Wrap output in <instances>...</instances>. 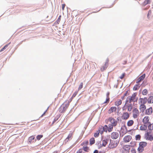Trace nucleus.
Returning a JSON list of instances; mask_svg holds the SVG:
<instances>
[{
    "instance_id": "nucleus-1",
    "label": "nucleus",
    "mask_w": 153,
    "mask_h": 153,
    "mask_svg": "<svg viewBox=\"0 0 153 153\" xmlns=\"http://www.w3.org/2000/svg\"><path fill=\"white\" fill-rule=\"evenodd\" d=\"M137 94L136 93H134L131 96H129L126 99V102L127 103H131V102H137V98L136 97Z\"/></svg>"
},
{
    "instance_id": "nucleus-2",
    "label": "nucleus",
    "mask_w": 153,
    "mask_h": 153,
    "mask_svg": "<svg viewBox=\"0 0 153 153\" xmlns=\"http://www.w3.org/2000/svg\"><path fill=\"white\" fill-rule=\"evenodd\" d=\"M147 145V143L146 142H141L139 143V146L137 149L139 153L142 152L144 150V148Z\"/></svg>"
},
{
    "instance_id": "nucleus-3",
    "label": "nucleus",
    "mask_w": 153,
    "mask_h": 153,
    "mask_svg": "<svg viewBox=\"0 0 153 153\" xmlns=\"http://www.w3.org/2000/svg\"><path fill=\"white\" fill-rule=\"evenodd\" d=\"M145 137L147 140L152 141L153 140V131H150L147 132L145 134Z\"/></svg>"
},
{
    "instance_id": "nucleus-4",
    "label": "nucleus",
    "mask_w": 153,
    "mask_h": 153,
    "mask_svg": "<svg viewBox=\"0 0 153 153\" xmlns=\"http://www.w3.org/2000/svg\"><path fill=\"white\" fill-rule=\"evenodd\" d=\"M69 105V103L65 104H63L59 107V111L60 113H64L66 110V109L68 108Z\"/></svg>"
},
{
    "instance_id": "nucleus-5",
    "label": "nucleus",
    "mask_w": 153,
    "mask_h": 153,
    "mask_svg": "<svg viewBox=\"0 0 153 153\" xmlns=\"http://www.w3.org/2000/svg\"><path fill=\"white\" fill-rule=\"evenodd\" d=\"M130 145H126L123 146L122 149L123 153H129L130 152Z\"/></svg>"
},
{
    "instance_id": "nucleus-6",
    "label": "nucleus",
    "mask_w": 153,
    "mask_h": 153,
    "mask_svg": "<svg viewBox=\"0 0 153 153\" xmlns=\"http://www.w3.org/2000/svg\"><path fill=\"white\" fill-rule=\"evenodd\" d=\"M139 115V111L137 108H134L132 111V115L133 117L136 119L137 118Z\"/></svg>"
},
{
    "instance_id": "nucleus-7",
    "label": "nucleus",
    "mask_w": 153,
    "mask_h": 153,
    "mask_svg": "<svg viewBox=\"0 0 153 153\" xmlns=\"http://www.w3.org/2000/svg\"><path fill=\"white\" fill-rule=\"evenodd\" d=\"M108 120L111 123V124H110L114 126H116L117 124V121L112 117H110L108 118Z\"/></svg>"
},
{
    "instance_id": "nucleus-8",
    "label": "nucleus",
    "mask_w": 153,
    "mask_h": 153,
    "mask_svg": "<svg viewBox=\"0 0 153 153\" xmlns=\"http://www.w3.org/2000/svg\"><path fill=\"white\" fill-rule=\"evenodd\" d=\"M109 60L108 59H107L104 65H102L100 68V70L102 71H103L106 69L108 66Z\"/></svg>"
},
{
    "instance_id": "nucleus-9",
    "label": "nucleus",
    "mask_w": 153,
    "mask_h": 153,
    "mask_svg": "<svg viewBox=\"0 0 153 153\" xmlns=\"http://www.w3.org/2000/svg\"><path fill=\"white\" fill-rule=\"evenodd\" d=\"M118 144L116 143L115 141H111L108 145V148L110 149H114L116 148Z\"/></svg>"
},
{
    "instance_id": "nucleus-10",
    "label": "nucleus",
    "mask_w": 153,
    "mask_h": 153,
    "mask_svg": "<svg viewBox=\"0 0 153 153\" xmlns=\"http://www.w3.org/2000/svg\"><path fill=\"white\" fill-rule=\"evenodd\" d=\"M132 139V137L128 135L125 136L123 139V141L125 143L129 142Z\"/></svg>"
},
{
    "instance_id": "nucleus-11",
    "label": "nucleus",
    "mask_w": 153,
    "mask_h": 153,
    "mask_svg": "<svg viewBox=\"0 0 153 153\" xmlns=\"http://www.w3.org/2000/svg\"><path fill=\"white\" fill-rule=\"evenodd\" d=\"M127 132V127L125 126H122L120 131V134L123 135L126 134Z\"/></svg>"
},
{
    "instance_id": "nucleus-12",
    "label": "nucleus",
    "mask_w": 153,
    "mask_h": 153,
    "mask_svg": "<svg viewBox=\"0 0 153 153\" xmlns=\"http://www.w3.org/2000/svg\"><path fill=\"white\" fill-rule=\"evenodd\" d=\"M108 139L106 138H102V144L100 143V147L105 146L107 144Z\"/></svg>"
},
{
    "instance_id": "nucleus-13",
    "label": "nucleus",
    "mask_w": 153,
    "mask_h": 153,
    "mask_svg": "<svg viewBox=\"0 0 153 153\" xmlns=\"http://www.w3.org/2000/svg\"><path fill=\"white\" fill-rule=\"evenodd\" d=\"M147 100V98H140L139 99V103L140 105H145L146 103Z\"/></svg>"
},
{
    "instance_id": "nucleus-14",
    "label": "nucleus",
    "mask_w": 153,
    "mask_h": 153,
    "mask_svg": "<svg viewBox=\"0 0 153 153\" xmlns=\"http://www.w3.org/2000/svg\"><path fill=\"white\" fill-rule=\"evenodd\" d=\"M126 102L125 106L127 108L128 111H130L132 109V104L131 103H126Z\"/></svg>"
},
{
    "instance_id": "nucleus-15",
    "label": "nucleus",
    "mask_w": 153,
    "mask_h": 153,
    "mask_svg": "<svg viewBox=\"0 0 153 153\" xmlns=\"http://www.w3.org/2000/svg\"><path fill=\"white\" fill-rule=\"evenodd\" d=\"M149 117L148 116H145L143 119L142 122L144 124H147L149 123Z\"/></svg>"
},
{
    "instance_id": "nucleus-16",
    "label": "nucleus",
    "mask_w": 153,
    "mask_h": 153,
    "mask_svg": "<svg viewBox=\"0 0 153 153\" xmlns=\"http://www.w3.org/2000/svg\"><path fill=\"white\" fill-rule=\"evenodd\" d=\"M118 133L116 132H113L111 134V137L113 139H116L118 137Z\"/></svg>"
},
{
    "instance_id": "nucleus-17",
    "label": "nucleus",
    "mask_w": 153,
    "mask_h": 153,
    "mask_svg": "<svg viewBox=\"0 0 153 153\" xmlns=\"http://www.w3.org/2000/svg\"><path fill=\"white\" fill-rule=\"evenodd\" d=\"M152 107H150L146 110L145 114L147 115H150L152 113Z\"/></svg>"
},
{
    "instance_id": "nucleus-18",
    "label": "nucleus",
    "mask_w": 153,
    "mask_h": 153,
    "mask_svg": "<svg viewBox=\"0 0 153 153\" xmlns=\"http://www.w3.org/2000/svg\"><path fill=\"white\" fill-rule=\"evenodd\" d=\"M129 117V115L128 113L126 112L124 113L122 116V118L123 120H127Z\"/></svg>"
},
{
    "instance_id": "nucleus-19",
    "label": "nucleus",
    "mask_w": 153,
    "mask_h": 153,
    "mask_svg": "<svg viewBox=\"0 0 153 153\" xmlns=\"http://www.w3.org/2000/svg\"><path fill=\"white\" fill-rule=\"evenodd\" d=\"M145 76L146 75L145 74H144L140 76L137 80L136 83H139L140 82L142 81L144 79Z\"/></svg>"
},
{
    "instance_id": "nucleus-20",
    "label": "nucleus",
    "mask_w": 153,
    "mask_h": 153,
    "mask_svg": "<svg viewBox=\"0 0 153 153\" xmlns=\"http://www.w3.org/2000/svg\"><path fill=\"white\" fill-rule=\"evenodd\" d=\"M117 108L115 106L111 107L108 110V113L109 114H111L113 112L116 111Z\"/></svg>"
},
{
    "instance_id": "nucleus-21",
    "label": "nucleus",
    "mask_w": 153,
    "mask_h": 153,
    "mask_svg": "<svg viewBox=\"0 0 153 153\" xmlns=\"http://www.w3.org/2000/svg\"><path fill=\"white\" fill-rule=\"evenodd\" d=\"M146 108V106L145 105H140L139 109L141 111L143 112Z\"/></svg>"
},
{
    "instance_id": "nucleus-22",
    "label": "nucleus",
    "mask_w": 153,
    "mask_h": 153,
    "mask_svg": "<svg viewBox=\"0 0 153 153\" xmlns=\"http://www.w3.org/2000/svg\"><path fill=\"white\" fill-rule=\"evenodd\" d=\"M122 102V100L120 99H118L114 102V105L117 106H119L120 105Z\"/></svg>"
},
{
    "instance_id": "nucleus-23",
    "label": "nucleus",
    "mask_w": 153,
    "mask_h": 153,
    "mask_svg": "<svg viewBox=\"0 0 153 153\" xmlns=\"http://www.w3.org/2000/svg\"><path fill=\"white\" fill-rule=\"evenodd\" d=\"M134 122L132 120H130L127 123V125L128 126H131L133 124Z\"/></svg>"
},
{
    "instance_id": "nucleus-24",
    "label": "nucleus",
    "mask_w": 153,
    "mask_h": 153,
    "mask_svg": "<svg viewBox=\"0 0 153 153\" xmlns=\"http://www.w3.org/2000/svg\"><path fill=\"white\" fill-rule=\"evenodd\" d=\"M147 126L145 125H141L140 127V129L141 130L144 131L146 130Z\"/></svg>"
},
{
    "instance_id": "nucleus-25",
    "label": "nucleus",
    "mask_w": 153,
    "mask_h": 153,
    "mask_svg": "<svg viewBox=\"0 0 153 153\" xmlns=\"http://www.w3.org/2000/svg\"><path fill=\"white\" fill-rule=\"evenodd\" d=\"M113 127L114 126L109 124L108 126V131L109 132H111L113 130Z\"/></svg>"
},
{
    "instance_id": "nucleus-26",
    "label": "nucleus",
    "mask_w": 153,
    "mask_h": 153,
    "mask_svg": "<svg viewBox=\"0 0 153 153\" xmlns=\"http://www.w3.org/2000/svg\"><path fill=\"white\" fill-rule=\"evenodd\" d=\"M88 144V141H85L82 143L81 144V146H86Z\"/></svg>"
},
{
    "instance_id": "nucleus-27",
    "label": "nucleus",
    "mask_w": 153,
    "mask_h": 153,
    "mask_svg": "<svg viewBox=\"0 0 153 153\" xmlns=\"http://www.w3.org/2000/svg\"><path fill=\"white\" fill-rule=\"evenodd\" d=\"M151 3V0H145L143 3V5L145 6L147 4H150Z\"/></svg>"
},
{
    "instance_id": "nucleus-28",
    "label": "nucleus",
    "mask_w": 153,
    "mask_h": 153,
    "mask_svg": "<svg viewBox=\"0 0 153 153\" xmlns=\"http://www.w3.org/2000/svg\"><path fill=\"white\" fill-rule=\"evenodd\" d=\"M95 142V140L94 137L91 138L90 140V144L91 145L94 144Z\"/></svg>"
},
{
    "instance_id": "nucleus-29",
    "label": "nucleus",
    "mask_w": 153,
    "mask_h": 153,
    "mask_svg": "<svg viewBox=\"0 0 153 153\" xmlns=\"http://www.w3.org/2000/svg\"><path fill=\"white\" fill-rule=\"evenodd\" d=\"M34 138H35V137L33 136H31L30 137H29V139H28V141H29V143H31L32 142H33V140H34Z\"/></svg>"
},
{
    "instance_id": "nucleus-30",
    "label": "nucleus",
    "mask_w": 153,
    "mask_h": 153,
    "mask_svg": "<svg viewBox=\"0 0 153 153\" xmlns=\"http://www.w3.org/2000/svg\"><path fill=\"white\" fill-rule=\"evenodd\" d=\"M140 87L139 84L136 85L133 88V90L134 91H136L138 90Z\"/></svg>"
},
{
    "instance_id": "nucleus-31",
    "label": "nucleus",
    "mask_w": 153,
    "mask_h": 153,
    "mask_svg": "<svg viewBox=\"0 0 153 153\" xmlns=\"http://www.w3.org/2000/svg\"><path fill=\"white\" fill-rule=\"evenodd\" d=\"M72 133H70L68 135L66 139L65 140H66L67 141H68L72 137Z\"/></svg>"
},
{
    "instance_id": "nucleus-32",
    "label": "nucleus",
    "mask_w": 153,
    "mask_h": 153,
    "mask_svg": "<svg viewBox=\"0 0 153 153\" xmlns=\"http://www.w3.org/2000/svg\"><path fill=\"white\" fill-rule=\"evenodd\" d=\"M153 101V97H150L148 100V102L149 103H152Z\"/></svg>"
},
{
    "instance_id": "nucleus-33",
    "label": "nucleus",
    "mask_w": 153,
    "mask_h": 153,
    "mask_svg": "<svg viewBox=\"0 0 153 153\" xmlns=\"http://www.w3.org/2000/svg\"><path fill=\"white\" fill-rule=\"evenodd\" d=\"M10 43H9L8 44L6 45L2 48L0 50V52H1L4 51L5 49H6L8 47V45L10 44Z\"/></svg>"
},
{
    "instance_id": "nucleus-34",
    "label": "nucleus",
    "mask_w": 153,
    "mask_h": 153,
    "mask_svg": "<svg viewBox=\"0 0 153 153\" xmlns=\"http://www.w3.org/2000/svg\"><path fill=\"white\" fill-rule=\"evenodd\" d=\"M82 149L85 151L86 152H88L89 150V148L88 147H87V146H83V147Z\"/></svg>"
},
{
    "instance_id": "nucleus-35",
    "label": "nucleus",
    "mask_w": 153,
    "mask_h": 153,
    "mask_svg": "<svg viewBox=\"0 0 153 153\" xmlns=\"http://www.w3.org/2000/svg\"><path fill=\"white\" fill-rule=\"evenodd\" d=\"M148 128L150 130H153V123L149 124L148 126Z\"/></svg>"
},
{
    "instance_id": "nucleus-36",
    "label": "nucleus",
    "mask_w": 153,
    "mask_h": 153,
    "mask_svg": "<svg viewBox=\"0 0 153 153\" xmlns=\"http://www.w3.org/2000/svg\"><path fill=\"white\" fill-rule=\"evenodd\" d=\"M98 131H100V134H102L103 133V132L104 131L103 130V129L102 128V126H101L99 127V130Z\"/></svg>"
},
{
    "instance_id": "nucleus-37",
    "label": "nucleus",
    "mask_w": 153,
    "mask_h": 153,
    "mask_svg": "<svg viewBox=\"0 0 153 153\" xmlns=\"http://www.w3.org/2000/svg\"><path fill=\"white\" fill-rule=\"evenodd\" d=\"M99 134L100 131H97L96 132L94 133V136L95 137H97L99 136Z\"/></svg>"
},
{
    "instance_id": "nucleus-38",
    "label": "nucleus",
    "mask_w": 153,
    "mask_h": 153,
    "mask_svg": "<svg viewBox=\"0 0 153 153\" xmlns=\"http://www.w3.org/2000/svg\"><path fill=\"white\" fill-rule=\"evenodd\" d=\"M102 128L104 131H105L106 132H107L108 131V126L106 125H105L103 127L102 126Z\"/></svg>"
},
{
    "instance_id": "nucleus-39",
    "label": "nucleus",
    "mask_w": 153,
    "mask_h": 153,
    "mask_svg": "<svg viewBox=\"0 0 153 153\" xmlns=\"http://www.w3.org/2000/svg\"><path fill=\"white\" fill-rule=\"evenodd\" d=\"M141 138V136L140 134L137 135L135 136V139L136 140H140Z\"/></svg>"
},
{
    "instance_id": "nucleus-40",
    "label": "nucleus",
    "mask_w": 153,
    "mask_h": 153,
    "mask_svg": "<svg viewBox=\"0 0 153 153\" xmlns=\"http://www.w3.org/2000/svg\"><path fill=\"white\" fill-rule=\"evenodd\" d=\"M147 93H148V91H147V90L145 89H144V90H143V92H142V94L143 95H146L147 94Z\"/></svg>"
},
{
    "instance_id": "nucleus-41",
    "label": "nucleus",
    "mask_w": 153,
    "mask_h": 153,
    "mask_svg": "<svg viewBox=\"0 0 153 153\" xmlns=\"http://www.w3.org/2000/svg\"><path fill=\"white\" fill-rule=\"evenodd\" d=\"M61 15H60L57 20L56 21V22L57 24H59L61 20Z\"/></svg>"
},
{
    "instance_id": "nucleus-42",
    "label": "nucleus",
    "mask_w": 153,
    "mask_h": 153,
    "mask_svg": "<svg viewBox=\"0 0 153 153\" xmlns=\"http://www.w3.org/2000/svg\"><path fill=\"white\" fill-rule=\"evenodd\" d=\"M83 82H81L80 83V84L79 86V87H78V90H80L81 89H82V87H83Z\"/></svg>"
},
{
    "instance_id": "nucleus-43",
    "label": "nucleus",
    "mask_w": 153,
    "mask_h": 153,
    "mask_svg": "<svg viewBox=\"0 0 153 153\" xmlns=\"http://www.w3.org/2000/svg\"><path fill=\"white\" fill-rule=\"evenodd\" d=\"M43 136V135H38L36 137V138L38 140H39Z\"/></svg>"
},
{
    "instance_id": "nucleus-44",
    "label": "nucleus",
    "mask_w": 153,
    "mask_h": 153,
    "mask_svg": "<svg viewBox=\"0 0 153 153\" xmlns=\"http://www.w3.org/2000/svg\"><path fill=\"white\" fill-rule=\"evenodd\" d=\"M59 117H60V116H56V117L54 119V120L53 122V123H54L56 122L58 119Z\"/></svg>"
},
{
    "instance_id": "nucleus-45",
    "label": "nucleus",
    "mask_w": 153,
    "mask_h": 153,
    "mask_svg": "<svg viewBox=\"0 0 153 153\" xmlns=\"http://www.w3.org/2000/svg\"><path fill=\"white\" fill-rule=\"evenodd\" d=\"M126 76V73H123L121 76L120 77V78L121 79H123L124 76Z\"/></svg>"
},
{
    "instance_id": "nucleus-46",
    "label": "nucleus",
    "mask_w": 153,
    "mask_h": 153,
    "mask_svg": "<svg viewBox=\"0 0 153 153\" xmlns=\"http://www.w3.org/2000/svg\"><path fill=\"white\" fill-rule=\"evenodd\" d=\"M77 93H78V92L77 91H75L73 94L72 97V98H73L74 97L76 96V95L77 94Z\"/></svg>"
},
{
    "instance_id": "nucleus-47",
    "label": "nucleus",
    "mask_w": 153,
    "mask_h": 153,
    "mask_svg": "<svg viewBox=\"0 0 153 153\" xmlns=\"http://www.w3.org/2000/svg\"><path fill=\"white\" fill-rule=\"evenodd\" d=\"M109 98H106L105 101L104 102V103H108L109 101Z\"/></svg>"
},
{
    "instance_id": "nucleus-48",
    "label": "nucleus",
    "mask_w": 153,
    "mask_h": 153,
    "mask_svg": "<svg viewBox=\"0 0 153 153\" xmlns=\"http://www.w3.org/2000/svg\"><path fill=\"white\" fill-rule=\"evenodd\" d=\"M82 149H79L76 152V153H82Z\"/></svg>"
},
{
    "instance_id": "nucleus-49",
    "label": "nucleus",
    "mask_w": 153,
    "mask_h": 153,
    "mask_svg": "<svg viewBox=\"0 0 153 153\" xmlns=\"http://www.w3.org/2000/svg\"><path fill=\"white\" fill-rule=\"evenodd\" d=\"M65 6V4H62V10H64V8Z\"/></svg>"
},
{
    "instance_id": "nucleus-50",
    "label": "nucleus",
    "mask_w": 153,
    "mask_h": 153,
    "mask_svg": "<svg viewBox=\"0 0 153 153\" xmlns=\"http://www.w3.org/2000/svg\"><path fill=\"white\" fill-rule=\"evenodd\" d=\"M131 152L132 153H136V152L135 149H133L131 150Z\"/></svg>"
},
{
    "instance_id": "nucleus-51",
    "label": "nucleus",
    "mask_w": 153,
    "mask_h": 153,
    "mask_svg": "<svg viewBox=\"0 0 153 153\" xmlns=\"http://www.w3.org/2000/svg\"><path fill=\"white\" fill-rule=\"evenodd\" d=\"M109 92H107L106 94L107 98H109Z\"/></svg>"
},
{
    "instance_id": "nucleus-52",
    "label": "nucleus",
    "mask_w": 153,
    "mask_h": 153,
    "mask_svg": "<svg viewBox=\"0 0 153 153\" xmlns=\"http://www.w3.org/2000/svg\"><path fill=\"white\" fill-rule=\"evenodd\" d=\"M84 12V11H79V12H78V13L79 14H80L81 13H82Z\"/></svg>"
},
{
    "instance_id": "nucleus-53",
    "label": "nucleus",
    "mask_w": 153,
    "mask_h": 153,
    "mask_svg": "<svg viewBox=\"0 0 153 153\" xmlns=\"http://www.w3.org/2000/svg\"><path fill=\"white\" fill-rule=\"evenodd\" d=\"M127 93H128V91H126V92L124 94V96H126L127 95Z\"/></svg>"
},
{
    "instance_id": "nucleus-54",
    "label": "nucleus",
    "mask_w": 153,
    "mask_h": 153,
    "mask_svg": "<svg viewBox=\"0 0 153 153\" xmlns=\"http://www.w3.org/2000/svg\"><path fill=\"white\" fill-rule=\"evenodd\" d=\"M46 111H45L44 113L42 115V116H41V117H43L45 114L46 112Z\"/></svg>"
},
{
    "instance_id": "nucleus-55",
    "label": "nucleus",
    "mask_w": 153,
    "mask_h": 153,
    "mask_svg": "<svg viewBox=\"0 0 153 153\" xmlns=\"http://www.w3.org/2000/svg\"><path fill=\"white\" fill-rule=\"evenodd\" d=\"M125 96H124V95L122 97H121V99L122 100H123L124 99V97H125Z\"/></svg>"
},
{
    "instance_id": "nucleus-56",
    "label": "nucleus",
    "mask_w": 153,
    "mask_h": 153,
    "mask_svg": "<svg viewBox=\"0 0 153 153\" xmlns=\"http://www.w3.org/2000/svg\"><path fill=\"white\" fill-rule=\"evenodd\" d=\"M114 5V4H112V5L110 7H112Z\"/></svg>"
},
{
    "instance_id": "nucleus-57",
    "label": "nucleus",
    "mask_w": 153,
    "mask_h": 153,
    "mask_svg": "<svg viewBox=\"0 0 153 153\" xmlns=\"http://www.w3.org/2000/svg\"><path fill=\"white\" fill-rule=\"evenodd\" d=\"M53 153H57V151H55Z\"/></svg>"
},
{
    "instance_id": "nucleus-58",
    "label": "nucleus",
    "mask_w": 153,
    "mask_h": 153,
    "mask_svg": "<svg viewBox=\"0 0 153 153\" xmlns=\"http://www.w3.org/2000/svg\"><path fill=\"white\" fill-rule=\"evenodd\" d=\"M127 63V61H125V64H126Z\"/></svg>"
},
{
    "instance_id": "nucleus-59",
    "label": "nucleus",
    "mask_w": 153,
    "mask_h": 153,
    "mask_svg": "<svg viewBox=\"0 0 153 153\" xmlns=\"http://www.w3.org/2000/svg\"><path fill=\"white\" fill-rule=\"evenodd\" d=\"M152 103H153V102H152Z\"/></svg>"
},
{
    "instance_id": "nucleus-60",
    "label": "nucleus",
    "mask_w": 153,
    "mask_h": 153,
    "mask_svg": "<svg viewBox=\"0 0 153 153\" xmlns=\"http://www.w3.org/2000/svg\"><path fill=\"white\" fill-rule=\"evenodd\" d=\"M83 153H85L83 152Z\"/></svg>"
}]
</instances>
